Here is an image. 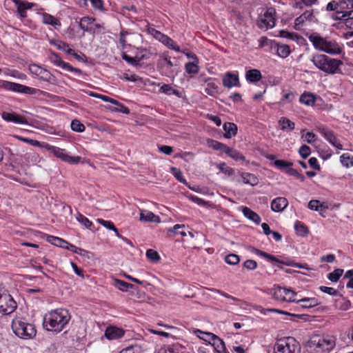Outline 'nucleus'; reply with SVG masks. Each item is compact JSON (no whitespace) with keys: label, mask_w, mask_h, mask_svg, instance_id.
Instances as JSON below:
<instances>
[{"label":"nucleus","mask_w":353,"mask_h":353,"mask_svg":"<svg viewBox=\"0 0 353 353\" xmlns=\"http://www.w3.org/2000/svg\"><path fill=\"white\" fill-rule=\"evenodd\" d=\"M71 319L69 311L57 308L47 313L43 317V327L50 332L59 333L68 324Z\"/></svg>","instance_id":"1"},{"label":"nucleus","mask_w":353,"mask_h":353,"mask_svg":"<svg viewBox=\"0 0 353 353\" xmlns=\"http://www.w3.org/2000/svg\"><path fill=\"white\" fill-rule=\"evenodd\" d=\"M336 344L335 338L330 335H314L308 341V347L317 352H327L332 350Z\"/></svg>","instance_id":"2"},{"label":"nucleus","mask_w":353,"mask_h":353,"mask_svg":"<svg viewBox=\"0 0 353 353\" xmlns=\"http://www.w3.org/2000/svg\"><path fill=\"white\" fill-rule=\"evenodd\" d=\"M274 353H300L301 346L294 337L278 339L274 345Z\"/></svg>","instance_id":"3"},{"label":"nucleus","mask_w":353,"mask_h":353,"mask_svg":"<svg viewBox=\"0 0 353 353\" xmlns=\"http://www.w3.org/2000/svg\"><path fill=\"white\" fill-rule=\"evenodd\" d=\"M14 333L21 339H32L37 333L34 325L24 321L21 319H15L12 323Z\"/></svg>","instance_id":"4"},{"label":"nucleus","mask_w":353,"mask_h":353,"mask_svg":"<svg viewBox=\"0 0 353 353\" xmlns=\"http://www.w3.org/2000/svg\"><path fill=\"white\" fill-rule=\"evenodd\" d=\"M17 307V302L10 294L0 293V313L8 315L14 312Z\"/></svg>","instance_id":"5"},{"label":"nucleus","mask_w":353,"mask_h":353,"mask_svg":"<svg viewBox=\"0 0 353 353\" xmlns=\"http://www.w3.org/2000/svg\"><path fill=\"white\" fill-rule=\"evenodd\" d=\"M46 148L48 151L53 154L54 156L61 159L65 162L71 164H77L80 162V157H71L67 153L65 149L49 145H47Z\"/></svg>","instance_id":"6"},{"label":"nucleus","mask_w":353,"mask_h":353,"mask_svg":"<svg viewBox=\"0 0 353 353\" xmlns=\"http://www.w3.org/2000/svg\"><path fill=\"white\" fill-rule=\"evenodd\" d=\"M296 292L294 290L279 286L274 289L273 294L274 298L281 301L296 302Z\"/></svg>","instance_id":"7"},{"label":"nucleus","mask_w":353,"mask_h":353,"mask_svg":"<svg viewBox=\"0 0 353 353\" xmlns=\"http://www.w3.org/2000/svg\"><path fill=\"white\" fill-rule=\"evenodd\" d=\"M48 59L54 65L60 67L67 71L73 72L79 74H82L81 70L77 68H74L70 63L63 61L62 59L60 57V56L54 52L51 51L49 53Z\"/></svg>","instance_id":"8"},{"label":"nucleus","mask_w":353,"mask_h":353,"mask_svg":"<svg viewBox=\"0 0 353 353\" xmlns=\"http://www.w3.org/2000/svg\"><path fill=\"white\" fill-rule=\"evenodd\" d=\"M275 9L269 8L263 16L258 21V26L262 29L272 28L275 26Z\"/></svg>","instance_id":"9"},{"label":"nucleus","mask_w":353,"mask_h":353,"mask_svg":"<svg viewBox=\"0 0 353 353\" xmlns=\"http://www.w3.org/2000/svg\"><path fill=\"white\" fill-rule=\"evenodd\" d=\"M176 66L175 64L171 61V57L168 53H163L162 55V59L158 62V67L161 69L162 73L166 77H171L173 75L174 70L173 68Z\"/></svg>","instance_id":"10"},{"label":"nucleus","mask_w":353,"mask_h":353,"mask_svg":"<svg viewBox=\"0 0 353 353\" xmlns=\"http://www.w3.org/2000/svg\"><path fill=\"white\" fill-rule=\"evenodd\" d=\"M3 86L5 89L8 90L29 94H34L37 93V90L35 88L6 81L3 82Z\"/></svg>","instance_id":"11"},{"label":"nucleus","mask_w":353,"mask_h":353,"mask_svg":"<svg viewBox=\"0 0 353 353\" xmlns=\"http://www.w3.org/2000/svg\"><path fill=\"white\" fill-rule=\"evenodd\" d=\"M327 63H325V68H324L323 72L334 74H341V66L343 65L342 61L331 58L330 57H327Z\"/></svg>","instance_id":"12"},{"label":"nucleus","mask_w":353,"mask_h":353,"mask_svg":"<svg viewBox=\"0 0 353 353\" xmlns=\"http://www.w3.org/2000/svg\"><path fill=\"white\" fill-rule=\"evenodd\" d=\"M319 131L330 143L339 150H343V145L339 143L333 131L325 127L319 128Z\"/></svg>","instance_id":"13"},{"label":"nucleus","mask_w":353,"mask_h":353,"mask_svg":"<svg viewBox=\"0 0 353 353\" xmlns=\"http://www.w3.org/2000/svg\"><path fill=\"white\" fill-rule=\"evenodd\" d=\"M203 334L207 335L209 339V343H211L216 351L219 353H226V348L225 343L222 339H221L216 335L210 332H202Z\"/></svg>","instance_id":"14"},{"label":"nucleus","mask_w":353,"mask_h":353,"mask_svg":"<svg viewBox=\"0 0 353 353\" xmlns=\"http://www.w3.org/2000/svg\"><path fill=\"white\" fill-rule=\"evenodd\" d=\"M1 117L7 122H12L17 124H29L28 121L25 117L15 112H3Z\"/></svg>","instance_id":"15"},{"label":"nucleus","mask_w":353,"mask_h":353,"mask_svg":"<svg viewBox=\"0 0 353 353\" xmlns=\"http://www.w3.org/2000/svg\"><path fill=\"white\" fill-rule=\"evenodd\" d=\"M321 51L330 54H339L342 49L336 41L327 39Z\"/></svg>","instance_id":"16"},{"label":"nucleus","mask_w":353,"mask_h":353,"mask_svg":"<svg viewBox=\"0 0 353 353\" xmlns=\"http://www.w3.org/2000/svg\"><path fill=\"white\" fill-rule=\"evenodd\" d=\"M124 334L125 331L123 329L114 326L108 327L105 332V336L109 340L121 339Z\"/></svg>","instance_id":"17"},{"label":"nucleus","mask_w":353,"mask_h":353,"mask_svg":"<svg viewBox=\"0 0 353 353\" xmlns=\"http://www.w3.org/2000/svg\"><path fill=\"white\" fill-rule=\"evenodd\" d=\"M157 40L161 42L168 48L175 50L176 52H181L180 47L176 43V42L168 36L161 32Z\"/></svg>","instance_id":"18"},{"label":"nucleus","mask_w":353,"mask_h":353,"mask_svg":"<svg viewBox=\"0 0 353 353\" xmlns=\"http://www.w3.org/2000/svg\"><path fill=\"white\" fill-rule=\"evenodd\" d=\"M288 205V201L285 197H276L271 203V209L276 212L283 211Z\"/></svg>","instance_id":"19"},{"label":"nucleus","mask_w":353,"mask_h":353,"mask_svg":"<svg viewBox=\"0 0 353 353\" xmlns=\"http://www.w3.org/2000/svg\"><path fill=\"white\" fill-rule=\"evenodd\" d=\"M95 19L90 17H83L81 19L79 27L84 31H91L94 29V27L99 28L100 26L94 23Z\"/></svg>","instance_id":"20"},{"label":"nucleus","mask_w":353,"mask_h":353,"mask_svg":"<svg viewBox=\"0 0 353 353\" xmlns=\"http://www.w3.org/2000/svg\"><path fill=\"white\" fill-rule=\"evenodd\" d=\"M223 84L226 88H232L233 86H239V80L237 74L231 72H227L223 78Z\"/></svg>","instance_id":"21"},{"label":"nucleus","mask_w":353,"mask_h":353,"mask_svg":"<svg viewBox=\"0 0 353 353\" xmlns=\"http://www.w3.org/2000/svg\"><path fill=\"white\" fill-rule=\"evenodd\" d=\"M309 41L312 43L314 48L322 50L327 39L322 37L318 33L314 32L308 36Z\"/></svg>","instance_id":"22"},{"label":"nucleus","mask_w":353,"mask_h":353,"mask_svg":"<svg viewBox=\"0 0 353 353\" xmlns=\"http://www.w3.org/2000/svg\"><path fill=\"white\" fill-rule=\"evenodd\" d=\"M328 56L323 54H317L313 55L311 61L320 70L324 71L325 63H327Z\"/></svg>","instance_id":"23"},{"label":"nucleus","mask_w":353,"mask_h":353,"mask_svg":"<svg viewBox=\"0 0 353 353\" xmlns=\"http://www.w3.org/2000/svg\"><path fill=\"white\" fill-rule=\"evenodd\" d=\"M334 19L344 21L345 26L348 28H351V26H349L347 23L350 22V19H353V9L349 11H336Z\"/></svg>","instance_id":"24"},{"label":"nucleus","mask_w":353,"mask_h":353,"mask_svg":"<svg viewBox=\"0 0 353 353\" xmlns=\"http://www.w3.org/2000/svg\"><path fill=\"white\" fill-rule=\"evenodd\" d=\"M296 303L299 305L301 308L303 309H309L314 307L318 305H319V300L315 297L312 298H303L299 300H296Z\"/></svg>","instance_id":"25"},{"label":"nucleus","mask_w":353,"mask_h":353,"mask_svg":"<svg viewBox=\"0 0 353 353\" xmlns=\"http://www.w3.org/2000/svg\"><path fill=\"white\" fill-rule=\"evenodd\" d=\"M97 221L101 225L104 226L105 228H108L109 230H113L119 238H121L124 241H125L126 243H129V244H130L132 245L131 242L128 239H126L125 237L121 236L119 234L118 230L116 228V227L114 226V223L112 221H105V220H103V219H98Z\"/></svg>","instance_id":"26"},{"label":"nucleus","mask_w":353,"mask_h":353,"mask_svg":"<svg viewBox=\"0 0 353 353\" xmlns=\"http://www.w3.org/2000/svg\"><path fill=\"white\" fill-rule=\"evenodd\" d=\"M223 128L225 131L223 136L226 139H230L237 133V125L234 123L226 122L223 124Z\"/></svg>","instance_id":"27"},{"label":"nucleus","mask_w":353,"mask_h":353,"mask_svg":"<svg viewBox=\"0 0 353 353\" xmlns=\"http://www.w3.org/2000/svg\"><path fill=\"white\" fill-rule=\"evenodd\" d=\"M140 221H145V222H154L159 223L161 221L160 217L157 215H155L153 212L150 211H142L140 213Z\"/></svg>","instance_id":"28"},{"label":"nucleus","mask_w":353,"mask_h":353,"mask_svg":"<svg viewBox=\"0 0 353 353\" xmlns=\"http://www.w3.org/2000/svg\"><path fill=\"white\" fill-rule=\"evenodd\" d=\"M313 17V12L310 10H306L301 15L298 17L294 21L295 28L296 30L300 29V26H302L305 21L311 20Z\"/></svg>","instance_id":"29"},{"label":"nucleus","mask_w":353,"mask_h":353,"mask_svg":"<svg viewBox=\"0 0 353 353\" xmlns=\"http://www.w3.org/2000/svg\"><path fill=\"white\" fill-rule=\"evenodd\" d=\"M42 22L44 24L50 25L55 28L61 26V22L58 19L48 13H43L42 14Z\"/></svg>","instance_id":"30"},{"label":"nucleus","mask_w":353,"mask_h":353,"mask_svg":"<svg viewBox=\"0 0 353 353\" xmlns=\"http://www.w3.org/2000/svg\"><path fill=\"white\" fill-rule=\"evenodd\" d=\"M245 78L250 82L256 83L261 79L262 75L259 70L252 69L246 72Z\"/></svg>","instance_id":"31"},{"label":"nucleus","mask_w":353,"mask_h":353,"mask_svg":"<svg viewBox=\"0 0 353 353\" xmlns=\"http://www.w3.org/2000/svg\"><path fill=\"white\" fill-rule=\"evenodd\" d=\"M202 81L207 83L205 88V93L208 95L213 96L217 92L218 86L211 78L203 79Z\"/></svg>","instance_id":"32"},{"label":"nucleus","mask_w":353,"mask_h":353,"mask_svg":"<svg viewBox=\"0 0 353 353\" xmlns=\"http://www.w3.org/2000/svg\"><path fill=\"white\" fill-rule=\"evenodd\" d=\"M335 307L338 310L346 311L350 308L351 303L346 298L340 296V298L336 299L335 301Z\"/></svg>","instance_id":"33"},{"label":"nucleus","mask_w":353,"mask_h":353,"mask_svg":"<svg viewBox=\"0 0 353 353\" xmlns=\"http://www.w3.org/2000/svg\"><path fill=\"white\" fill-rule=\"evenodd\" d=\"M224 153H225L227 155H228L230 158L233 159L234 160L239 161H245V157L240 153L238 150L234 148H231L228 146H227V149L225 150Z\"/></svg>","instance_id":"34"},{"label":"nucleus","mask_w":353,"mask_h":353,"mask_svg":"<svg viewBox=\"0 0 353 353\" xmlns=\"http://www.w3.org/2000/svg\"><path fill=\"white\" fill-rule=\"evenodd\" d=\"M243 215L248 218V219L252 221L256 224H259L261 221V217L254 211H252L250 208L248 207H244L243 208Z\"/></svg>","instance_id":"35"},{"label":"nucleus","mask_w":353,"mask_h":353,"mask_svg":"<svg viewBox=\"0 0 353 353\" xmlns=\"http://www.w3.org/2000/svg\"><path fill=\"white\" fill-rule=\"evenodd\" d=\"M279 124L282 130L292 131L295 128V123L286 117H281L279 121Z\"/></svg>","instance_id":"36"},{"label":"nucleus","mask_w":353,"mask_h":353,"mask_svg":"<svg viewBox=\"0 0 353 353\" xmlns=\"http://www.w3.org/2000/svg\"><path fill=\"white\" fill-rule=\"evenodd\" d=\"M207 145L209 148L214 150H219L223 152H224L225 150L227 149V145L225 144L212 139H208L207 140Z\"/></svg>","instance_id":"37"},{"label":"nucleus","mask_w":353,"mask_h":353,"mask_svg":"<svg viewBox=\"0 0 353 353\" xmlns=\"http://www.w3.org/2000/svg\"><path fill=\"white\" fill-rule=\"evenodd\" d=\"M160 92H163V93H165V94H166L168 95L174 94V95H176V97H178L179 98L182 97V93L180 91L176 90V89H174L169 84H163L160 88Z\"/></svg>","instance_id":"38"},{"label":"nucleus","mask_w":353,"mask_h":353,"mask_svg":"<svg viewBox=\"0 0 353 353\" xmlns=\"http://www.w3.org/2000/svg\"><path fill=\"white\" fill-rule=\"evenodd\" d=\"M266 312H276V313L281 314H285V315H288V316H291L293 317H296V318H299L301 319H305L306 316H307V315H305V314H293V313H290V312H285L283 310H277V309H272V308L271 309H265L264 311L263 312V313L264 314H265Z\"/></svg>","instance_id":"39"},{"label":"nucleus","mask_w":353,"mask_h":353,"mask_svg":"<svg viewBox=\"0 0 353 353\" xmlns=\"http://www.w3.org/2000/svg\"><path fill=\"white\" fill-rule=\"evenodd\" d=\"M299 101L307 105H312L315 102V97L311 93L304 92L301 95Z\"/></svg>","instance_id":"40"},{"label":"nucleus","mask_w":353,"mask_h":353,"mask_svg":"<svg viewBox=\"0 0 353 353\" xmlns=\"http://www.w3.org/2000/svg\"><path fill=\"white\" fill-rule=\"evenodd\" d=\"M294 229L296 234L301 236H307L309 232L308 228L301 221H296L295 223Z\"/></svg>","instance_id":"41"},{"label":"nucleus","mask_w":353,"mask_h":353,"mask_svg":"<svg viewBox=\"0 0 353 353\" xmlns=\"http://www.w3.org/2000/svg\"><path fill=\"white\" fill-rule=\"evenodd\" d=\"M277 54L281 58H286L290 54V46L285 44L277 45Z\"/></svg>","instance_id":"42"},{"label":"nucleus","mask_w":353,"mask_h":353,"mask_svg":"<svg viewBox=\"0 0 353 353\" xmlns=\"http://www.w3.org/2000/svg\"><path fill=\"white\" fill-rule=\"evenodd\" d=\"M114 285L121 291H127L128 289H132L134 287L132 284L117 279H114Z\"/></svg>","instance_id":"43"},{"label":"nucleus","mask_w":353,"mask_h":353,"mask_svg":"<svg viewBox=\"0 0 353 353\" xmlns=\"http://www.w3.org/2000/svg\"><path fill=\"white\" fill-rule=\"evenodd\" d=\"M241 176L245 183L250 184L252 186L256 185L258 183V179L253 174L243 173Z\"/></svg>","instance_id":"44"},{"label":"nucleus","mask_w":353,"mask_h":353,"mask_svg":"<svg viewBox=\"0 0 353 353\" xmlns=\"http://www.w3.org/2000/svg\"><path fill=\"white\" fill-rule=\"evenodd\" d=\"M254 252L256 254H257V255H259L260 256L264 257V258L267 259L268 260H269L270 261L276 262V263H283L282 261L278 259L274 256L271 255V254H268V253H267L265 252L259 250L258 249L254 248Z\"/></svg>","instance_id":"45"},{"label":"nucleus","mask_w":353,"mask_h":353,"mask_svg":"<svg viewBox=\"0 0 353 353\" xmlns=\"http://www.w3.org/2000/svg\"><path fill=\"white\" fill-rule=\"evenodd\" d=\"M273 165L279 170L285 172V170L288 169L289 166H292L293 163L284 160H275Z\"/></svg>","instance_id":"46"},{"label":"nucleus","mask_w":353,"mask_h":353,"mask_svg":"<svg viewBox=\"0 0 353 353\" xmlns=\"http://www.w3.org/2000/svg\"><path fill=\"white\" fill-rule=\"evenodd\" d=\"M47 241L56 246L63 248H64L65 245H67V241L61 238L54 236H48L47 238Z\"/></svg>","instance_id":"47"},{"label":"nucleus","mask_w":353,"mask_h":353,"mask_svg":"<svg viewBox=\"0 0 353 353\" xmlns=\"http://www.w3.org/2000/svg\"><path fill=\"white\" fill-rule=\"evenodd\" d=\"M152 54L153 53L150 50L141 48L139 49V52L136 55V58L141 61V60L149 59Z\"/></svg>","instance_id":"48"},{"label":"nucleus","mask_w":353,"mask_h":353,"mask_svg":"<svg viewBox=\"0 0 353 353\" xmlns=\"http://www.w3.org/2000/svg\"><path fill=\"white\" fill-rule=\"evenodd\" d=\"M170 172L174 176V177L181 183L186 184V180L185 179L183 172L179 168L176 167H172L170 168Z\"/></svg>","instance_id":"49"},{"label":"nucleus","mask_w":353,"mask_h":353,"mask_svg":"<svg viewBox=\"0 0 353 353\" xmlns=\"http://www.w3.org/2000/svg\"><path fill=\"white\" fill-rule=\"evenodd\" d=\"M340 160L342 165L346 168H350L353 165V157H351L348 153L343 154L340 157Z\"/></svg>","instance_id":"50"},{"label":"nucleus","mask_w":353,"mask_h":353,"mask_svg":"<svg viewBox=\"0 0 353 353\" xmlns=\"http://www.w3.org/2000/svg\"><path fill=\"white\" fill-rule=\"evenodd\" d=\"M198 63L196 61L187 63L185 65L186 72L188 74H197L199 72Z\"/></svg>","instance_id":"51"},{"label":"nucleus","mask_w":353,"mask_h":353,"mask_svg":"<svg viewBox=\"0 0 353 353\" xmlns=\"http://www.w3.org/2000/svg\"><path fill=\"white\" fill-rule=\"evenodd\" d=\"M343 273V270L336 269L327 274V279L332 282H336L342 276Z\"/></svg>","instance_id":"52"},{"label":"nucleus","mask_w":353,"mask_h":353,"mask_svg":"<svg viewBox=\"0 0 353 353\" xmlns=\"http://www.w3.org/2000/svg\"><path fill=\"white\" fill-rule=\"evenodd\" d=\"M307 206L309 209L315 211H322L325 209V207L323 204H321L320 201L318 200H311L308 203Z\"/></svg>","instance_id":"53"},{"label":"nucleus","mask_w":353,"mask_h":353,"mask_svg":"<svg viewBox=\"0 0 353 353\" xmlns=\"http://www.w3.org/2000/svg\"><path fill=\"white\" fill-rule=\"evenodd\" d=\"M122 59L125 60L128 63L133 65V66H140V61L138 59L136 58V56L134 57H131L129 55H128L125 52H123L122 54Z\"/></svg>","instance_id":"54"},{"label":"nucleus","mask_w":353,"mask_h":353,"mask_svg":"<svg viewBox=\"0 0 353 353\" xmlns=\"http://www.w3.org/2000/svg\"><path fill=\"white\" fill-rule=\"evenodd\" d=\"M317 0H294V6L295 8H303V5L306 6H311L314 4Z\"/></svg>","instance_id":"55"},{"label":"nucleus","mask_w":353,"mask_h":353,"mask_svg":"<svg viewBox=\"0 0 353 353\" xmlns=\"http://www.w3.org/2000/svg\"><path fill=\"white\" fill-rule=\"evenodd\" d=\"M71 129L77 132H82L85 130V125L79 120L74 119L71 122Z\"/></svg>","instance_id":"56"},{"label":"nucleus","mask_w":353,"mask_h":353,"mask_svg":"<svg viewBox=\"0 0 353 353\" xmlns=\"http://www.w3.org/2000/svg\"><path fill=\"white\" fill-rule=\"evenodd\" d=\"M225 261L232 265H236L240 261V258L237 254H230L225 257Z\"/></svg>","instance_id":"57"},{"label":"nucleus","mask_w":353,"mask_h":353,"mask_svg":"<svg viewBox=\"0 0 353 353\" xmlns=\"http://www.w3.org/2000/svg\"><path fill=\"white\" fill-rule=\"evenodd\" d=\"M217 168H219L220 172H221L228 176H231V175L234 174V169L227 166L225 163H219V165H217Z\"/></svg>","instance_id":"58"},{"label":"nucleus","mask_w":353,"mask_h":353,"mask_svg":"<svg viewBox=\"0 0 353 353\" xmlns=\"http://www.w3.org/2000/svg\"><path fill=\"white\" fill-rule=\"evenodd\" d=\"M185 227L184 224H176L172 228H169L168 231L169 233H174L175 234L179 233L182 236H185L186 232L185 231L179 232V229H183Z\"/></svg>","instance_id":"59"},{"label":"nucleus","mask_w":353,"mask_h":353,"mask_svg":"<svg viewBox=\"0 0 353 353\" xmlns=\"http://www.w3.org/2000/svg\"><path fill=\"white\" fill-rule=\"evenodd\" d=\"M77 221L84 225L85 228H90L92 225V223L85 216H84L83 214L78 213L77 215Z\"/></svg>","instance_id":"60"},{"label":"nucleus","mask_w":353,"mask_h":353,"mask_svg":"<svg viewBox=\"0 0 353 353\" xmlns=\"http://www.w3.org/2000/svg\"><path fill=\"white\" fill-rule=\"evenodd\" d=\"M15 4L17 6V11L21 17H25L26 10H28V7H25L23 5V2L20 0H14Z\"/></svg>","instance_id":"61"},{"label":"nucleus","mask_w":353,"mask_h":353,"mask_svg":"<svg viewBox=\"0 0 353 353\" xmlns=\"http://www.w3.org/2000/svg\"><path fill=\"white\" fill-rule=\"evenodd\" d=\"M147 258L152 261H158L160 259V256L158 252L154 250L150 249L146 252Z\"/></svg>","instance_id":"62"},{"label":"nucleus","mask_w":353,"mask_h":353,"mask_svg":"<svg viewBox=\"0 0 353 353\" xmlns=\"http://www.w3.org/2000/svg\"><path fill=\"white\" fill-rule=\"evenodd\" d=\"M50 43L56 46L58 50L64 51L66 48H68L69 44L60 40H51Z\"/></svg>","instance_id":"63"},{"label":"nucleus","mask_w":353,"mask_h":353,"mask_svg":"<svg viewBox=\"0 0 353 353\" xmlns=\"http://www.w3.org/2000/svg\"><path fill=\"white\" fill-rule=\"evenodd\" d=\"M92 8L95 10L104 12L105 10L102 0H90Z\"/></svg>","instance_id":"64"}]
</instances>
